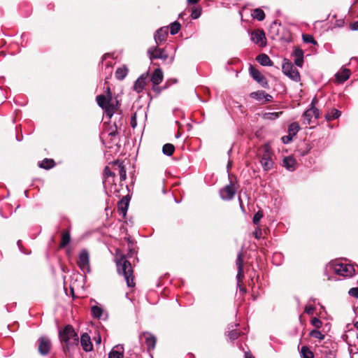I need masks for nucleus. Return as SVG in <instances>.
Segmentation results:
<instances>
[{
    "label": "nucleus",
    "instance_id": "1",
    "mask_svg": "<svg viewBox=\"0 0 358 358\" xmlns=\"http://www.w3.org/2000/svg\"><path fill=\"white\" fill-rule=\"evenodd\" d=\"M117 270L119 274H122L129 287H134L135 283L134 282L133 270L131 263L127 259V257L122 255L116 261Z\"/></svg>",
    "mask_w": 358,
    "mask_h": 358
},
{
    "label": "nucleus",
    "instance_id": "2",
    "mask_svg": "<svg viewBox=\"0 0 358 358\" xmlns=\"http://www.w3.org/2000/svg\"><path fill=\"white\" fill-rule=\"evenodd\" d=\"M59 336L60 341L65 344L64 351H69L71 348L78 345V336L71 325H66L59 331Z\"/></svg>",
    "mask_w": 358,
    "mask_h": 358
},
{
    "label": "nucleus",
    "instance_id": "3",
    "mask_svg": "<svg viewBox=\"0 0 358 358\" xmlns=\"http://www.w3.org/2000/svg\"><path fill=\"white\" fill-rule=\"evenodd\" d=\"M329 267L330 269H332L336 274L343 277H351L355 273L353 266L348 264L334 262L330 263Z\"/></svg>",
    "mask_w": 358,
    "mask_h": 358
},
{
    "label": "nucleus",
    "instance_id": "4",
    "mask_svg": "<svg viewBox=\"0 0 358 358\" xmlns=\"http://www.w3.org/2000/svg\"><path fill=\"white\" fill-rule=\"evenodd\" d=\"M263 152L260 157V164L263 169L266 171L271 170L273 166L272 159L273 152L269 145L265 144L263 146Z\"/></svg>",
    "mask_w": 358,
    "mask_h": 358
},
{
    "label": "nucleus",
    "instance_id": "5",
    "mask_svg": "<svg viewBox=\"0 0 358 358\" xmlns=\"http://www.w3.org/2000/svg\"><path fill=\"white\" fill-rule=\"evenodd\" d=\"M96 100L98 106L103 109L106 115L110 118L115 110L113 103H111L113 99L105 94H100L96 96Z\"/></svg>",
    "mask_w": 358,
    "mask_h": 358
},
{
    "label": "nucleus",
    "instance_id": "6",
    "mask_svg": "<svg viewBox=\"0 0 358 358\" xmlns=\"http://www.w3.org/2000/svg\"><path fill=\"white\" fill-rule=\"evenodd\" d=\"M317 99L314 98L310 103V106L303 114V124L308 125L313 122V119L317 120L320 117V110L315 107Z\"/></svg>",
    "mask_w": 358,
    "mask_h": 358
},
{
    "label": "nucleus",
    "instance_id": "7",
    "mask_svg": "<svg viewBox=\"0 0 358 358\" xmlns=\"http://www.w3.org/2000/svg\"><path fill=\"white\" fill-rule=\"evenodd\" d=\"M282 72L285 75L288 76L290 79L295 82L300 81V74L299 71L294 66V65L287 59H284L282 65Z\"/></svg>",
    "mask_w": 358,
    "mask_h": 358
},
{
    "label": "nucleus",
    "instance_id": "8",
    "mask_svg": "<svg viewBox=\"0 0 358 358\" xmlns=\"http://www.w3.org/2000/svg\"><path fill=\"white\" fill-rule=\"evenodd\" d=\"M77 264L84 273L90 272V254L87 250L83 249L80 251Z\"/></svg>",
    "mask_w": 358,
    "mask_h": 358
},
{
    "label": "nucleus",
    "instance_id": "9",
    "mask_svg": "<svg viewBox=\"0 0 358 358\" xmlns=\"http://www.w3.org/2000/svg\"><path fill=\"white\" fill-rule=\"evenodd\" d=\"M38 350L41 355L46 356L52 348L50 339L47 336H41L38 341Z\"/></svg>",
    "mask_w": 358,
    "mask_h": 358
},
{
    "label": "nucleus",
    "instance_id": "10",
    "mask_svg": "<svg viewBox=\"0 0 358 358\" xmlns=\"http://www.w3.org/2000/svg\"><path fill=\"white\" fill-rule=\"evenodd\" d=\"M139 339H144L145 344L148 352L154 350L157 343V337L148 331L142 332L139 335Z\"/></svg>",
    "mask_w": 358,
    "mask_h": 358
},
{
    "label": "nucleus",
    "instance_id": "11",
    "mask_svg": "<svg viewBox=\"0 0 358 358\" xmlns=\"http://www.w3.org/2000/svg\"><path fill=\"white\" fill-rule=\"evenodd\" d=\"M236 192V188L231 182L220 190V196L222 200H231Z\"/></svg>",
    "mask_w": 358,
    "mask_h": 358
},
{
    "label": "nucleus",
    "instance_id": "12",
    "mask_svg": "<svg viewBox=\"0 0 358 358\" xmlns=\"http://www.w3.org/2000/svg\"><path fill=\"white\" fill-rule=\"evenodd\" d=\"M250 74L262 87L268 88V84L266 77L257 69L250 65L249 69Z\"/></svg>",
    "mask_w": 358,
    "mask_h": 358
},
{
    "label": "nucleus",
    "instance_id": "13",
    "mask_svg": "<svg viewBox=\"0 0 358 358\" xmlns=\"http://www.w3.org/2000/svg\"><path fill=\"white\" fill-rule=\"evenodd\" d=\"M148 54L150 60L161 59L166 60L169 55L164 49L157 48V45L148 49Z\"/></svg>",
    "mask_w": 358,
    "mask_h": 358
},
{
    "label": "nucleus",
    "instance_id": "14",
    "mask_svg": "<svg viewBox=\"0 0 358 358\" xmlns=\"http://www.w3.org/2000/svg\"><path fill=\"white\" fill-rule=\"evenodd\" d=\"M168 36V27H163L157 29L155 34L154 38L157 45L165 41Z\"/></svg>",
    "mask_w": 358,
    "mask_h": 358
},
{
    "label": "nucleus",
    "instance_id": "15",
    "mask_svg": "<svg viewBox=\"0 0 358 358\" xmlns=\"http://www.w3.org/2000/svg\"><path fill=\"white\" fill-rule=\"evenodd\" d=\"M148 73H143L134 83V90L139 93L142 92L145 86Z\"/></svg>",
    "mask_w": 358,
    "mask_h": 358
},
{
    "label": "nucleus",
    "instance_id": "16",
    "mask_svg": "<svg viewBox=\"0 0 358 358\" xmlns=\"http://www.w3.org/2000/svg\"><path fill=\"white\" fill-rule=\"evenodd\" d=\"M250 96L257 101L264 100V102H271L273 99L271 95L262 90L252 92Z\"/></svg>",
    "mask_w": 358,
    "mask_h": 358
},
{
    "label": "nucleus",
    "instance_id": "17",
    "mask_svg": "<svg viewBox=\"0 0 358 358\" xmlns=\"http://www.w3.org/2000/svg\"><path fill=\"white\" fill-rule=\"evenodd\" d=\"M351 71L349 69L342 67L335 75L337 81L343 83L346 81L350 76Z\"/></svg>",
    "mask_w": 358,
    "mask_h": 358
},
{
    "label": "nucleus",
    "instance_id": "18",
    "mask_svg": "<svg viewBox=\"0 0 358 358\" xmlns=\"http://www.w3.org/2000/svg\"><path fill=\"white\" fill-rule=\"evenodd\" d=\"M80 344L83 350L85 352H90L93 349L90 337L87 333H84L81 335Z\"/></svg>",
    "mask_w": 358,
    "mask_h": 358
},
{
    "label": "nucleus",
    "instance_id": "19",
    "mask_svg": "<svg viewBox=\"0 0 358 358\" xmlns=\"http://www.w3.org/2000/svg\"><path fill=\"white\" fill-rule=\"evenodd\" d=\"M238 273H237V280L239 281L241 278H243V259L242 257V252H240L237 255V259L236 261Z\"/></svg>",
    "mask_w": 358,
    "mask_h": 358
},
{
    "label": "nucleus",
    "instance_id": "20",
    "mask_svg": "<svg viewBox=\"0 0 358 358\" xmlns=\"http://www.w3.org/2000/svg\"><path fill=\"white\" fill-rule=\"evenodd\" d=\"M266 37L263 31L257 30L251 33V40L256 44L262 45Z\"/></svg>",
    "mask_w": 358,
    "mask_h": 358
},
{
    "label": "nucleus",
    "instance_id": "21",
    "mask_svg": "<svg viewBox=\"0 0 358 358\" xmlns=\"http://www.w3.org/2000/svg\"><path fill=\"white\" fill-rule=\"evenodd\" d=\"M293 55L294 56V64L301 67L303 64V51L299 48H296L294 50Z\"/></svg>",
    "mask_w": 358,
    "mask_h": 358
},
{
    "label": "nucleus",
    "instance_id": "22",
    "mask_svg": "<svg viewBox=\"0 0 358 358\" xmlns=\"http://www.w3.org/2000/svg\"><path fill=\"white\" fill-rule=\"evenodd\" d=\"M282 166L288 171H293L296 169V160L290 156L285 157L282 161Z\"/></svg>",
    "mask_w": 358,
    "mask_h": 358
},
{
    "label": "nucleus",
    "instance_id": "23",
    "mask_svg": "<svg viewBox=\"0 0 358 358\" xmlns=\"http://www.w3.org/2000/svg\"><path fill=\"white\" fill-rule=\"evenodd\" d=\"M108 358H124V348L118 345L113 348L108 354Z\"/></svg>",
    "mask_w": 358,
    "mask_h": 358
},
{
    "label": "nucleus",
    "instance_id": "24",
    "mask_svg": "<svg viewBox=\"0 0 358 358\" xmlns=\"http://www.w3.org/2000/svg\"><path fill=\"white\" fill-rule=\"evenodd\" d=\"M129 201L127 197H123L118 203L117 208L120 214L124 217L129 208Z\"/></svg>",
    "mask_w": 358,
    "mask_h": 358
},
{
    "label": "nucleus",
    "instance_id": "25",
    "mask_svg": "<svg viewBox=\"0 0 358 358\" xmlns=\"http://www.w3.org/2000/svg\"><path fill=\"white\" fill-rule=\"evenodd\" d=\"M163 80V72L160 69L155 70L151 76V81L154 85H158Z\"/></svg>",
    "mask_w": 358,
    "mask_h": 358
},
{
    "label": "nucleus",
    "instance_id": "26",
    "mask_svg": "<svg viewBox=\"0 0 358 358\" xmlns=\"http://www.w3.org/2000/svg\"><path fill=\"white\" fill-rule=\"evenodd\" d=\"M257 60L262 66H270L273 64L270 57L266 54H260L258 55Z\"/></svg>",
    "mask_w": 358,
    "mask_h": 358
},
{
    "label": "nucleus",
    "instance_id": "27",
    "mask_svg": "<svg viewBox=\"0 0 358 358\" xmlns=\"http://www.w3.org/2000/svg\"><path fill=\"white\" fill-rule=\"evenodd\" d=\"M341 115V112L336 108L331 109L326 115L325 118L327 121H332L338 118Z\"/></svg>",
    "mask_w": 358,
    "mask_h": 358
},
{
    "label": "nucleus",
    "instance_id": "28",
    "mask_svg": "<svg viewBox=\"0 0 358 358\" xmlns=\"http://www.w3.org/2000/svg\"><path fill=\"white\" fill-rule=\"evenodd\" d=\"M71 241V235L69 230L64 231L62 235L60 248L66 247Z\"/></svg>",
    "mask_w": 358,
    "mask_h": 358
},
{
    "label": "nucleus",
    "instance_id": "29",
    "mask_svg": "<svg viewBox=\"0 0 358 358\" xmlns=\"http://www.w3.org/2000/svg\"><path fill=\"white\" fill-rule=\"evenodd\" d=\"M252 17L259 21H262L265 18V13L261 8H255L252 10Z\"/></svg>",
    "mask_w": 358,
    "mask_h": 358
},
{
    "label": "nucleus",
    "instance_id": "30",
    "mask_svg": "<svg viewBox=\"0 0 358 358\" xmlns=\"http://www.w3.org/2000/svg\"><path fill=\"white\" fill-rule=\"evenodd\" d=\"M53 159L45 158L39 164V166L43 169H50L55 166Z\"/></svg>",
    "mask_w": 358,
    "mask_h": 358
},
{
    "label": "nucleus",
    "instance_id": "31",
    "mask_svg": "<svg viewBox=\"0 0 358 358\" xmlns=\"http://www.w3.org/2000/svg\"><path fill=\"white\" fill-rule=\"evenodd\" d=\"M128 70L127 68H118L115 71V77L117 80H123L127 75Z\"/></svg>",
    "mask_w": 358,
    "mask_h": 358
},
{
    "label": "nucleus",
    "instance_id": "32",
    "mask_svg": "<svg viewBox=\"0 0 358 358\" xmlns=\"http://www.w3.org/2000/svg\"><path fill=\"white\" fill-rule=\"evenodd\" d=\"M175 150L173 145L171 143H166L164 145L162 148V152L166 156H171Z\"/></svg>",
    "mask_w": 358,
    "mask_h": 358
},
{
    "label": "nucleus",
    "instance_id": "33",
    "mask_svg": "<svg viewBox=\"0 0 358 358\" xmlns=\"http://www.w3.org/2000/svg\"><path fill=\"white\" fill-rule=\"evenodd\" d=\"M282 112H268L263 115V118L268 120H274L280 117Z\"/></svg>",
    "mask_w": 358,
    "mask_h": 358
},
{
    "label": "nucleus",
    "instance_id": "34",
    "mask_svg": "<svg viewBox=\"0 0 358 358\" xmlns=\"http://www.w3.org/2000/svg\"><path fill=\"white\" fill-rule=\"evenodd\" d=\"M299 130L300 127L297 122H293L289 125L288 132L290 135L295 136Z\"/></svg>",
    "mask_w": 358,
    "mask_h": 358
},
{
    "label": "nucleus",
    "instance_id": "35",
    "mask_svg": "<svg viewBox=\"0 0 358 358\" xmlns=\"http://www.w3.org/2000/svg\"><path fill=\"white\" fill-rule=\"evenodd\" d=\"M180 28H181V25L178 22H177V21L173 22V23L171 24V26H170L171 34L175 35V34H178L179 32V31L180 30Z\"/></svg>",
    "mask_w": 358,
    "mask_h": 358
},
{
    "label": "nucleus",
    "instance_id": "36",
    "mask_svg": "<svg viewBox=\"0 0 358 358\" xmlns=\"http://www.w3.org/2000/svg\"><path fill=\"white\" fill-rule=\"evenodd\" d=\"M301 357L302 358H313V353L309 350V348L306 346H303L301 348Z\"/></svg>",
    "mask_w": 358,
    "mask_h": 358
},
{
    "label": "nucleus",
    "instance_id": "37",
    "mask_svg": "<svg viewBox=\"0 0 358 358\" xmlns=\"http://www.w3.org/2000/svg\"><path fill=\"white\" fill-rule=\"evenodd\" d=\"M91 311H92V314L93 317L98 318V319H99L101 317L102 313H103L102 308L97 306H92Z\"/></svg>",
    "mask_w": 358,
    "mask_h": 358
},
{
    "label": "nucleus",
    "instance_id": "38",
    "mask_svg": "<svg viewBox=\"0 0 358 358\" xmlns=\"http://www.w3.org/2000/svg\"><path fill=\"white\" fill-rule=\"evenodd\" d=\"M119 169V175L121 181H123L127 178V171L124 166H122V163H120L118 165Z\"/></svg>",
    "mask_w": 358,
    "mask_h": 358
},
{
    "label": "nucleus",
    "instance_id": "39",
    "mask_svg": "<svg viewBox=\"0 0 358 358\" xmlns=\"http://www.w3.org/2000/svg\"><path fill=\"white\" fill-rule=\"evenodd\" d=\"M310 336L313 338H317L319 340H322L324 338V335L322 334V332L317 329H313L310 331Z\"/></svg>",
    "mask_w": 358,
    "mask_h": 358
},
{
    "label": "nucleus",
    "instance_id": "40",
    "mask_svg": "<svg viewBox=\"0 0 358 358\" xmlns=\"http://www.w3.org/2000/svg\"><path fill=\"white\" fill-rule=\"evenodd\" d=\"M302 38L303 42L306 43H311L313 45L317 44L316 41L314 39L313 36L310 34H303Z\"/></svg>",
    "mask_w": 358,
    "mask_h": 358
},
{
    "label": "nucleus",
    "instance_id": "41",
    "mask_svg": "<svg viewBox=\"0 0 358 358\" xmlns=\"http://www.w3.org/2000/svg\"><path fill=\"white\" fill-rule=\"evenodd\" d=\"M264 215L262 211L259 210L257 212L252 219V222L255 224H258L259 223L260 220L263 217Z\"/></svg>",
    "mask_w": 358,
    "mask_h": 358
},
{
    "label": "nucleus",
    "instance_id": "42",
    "mask_svg": "<svg viewBox=\"0 0 358 358\" xmlns=\"http://www.w3.org/2000/svg\"><path fill=\"white\" fill-rule=\"evenodd\" d=\"M201 15V8H196L192 10L191 17L194 20L199 18Z\"/></svg>",
    "mask_w": 358,
    "mask_h": 358
},
{
    "label": "nucleus",
    "instance_id": "43",
    "mask_svg": "<svg viewBox=\"0 0 358 358\" xmlns=\"http://www.w3.org/2000/svg\"><path fill=\"white\" fill-rule=\"evenodd\" d=\"M240 335L241 333L237 331L236 330H232L228 334L229 338L232 341L237 339L240 336Z\"/></svg>",
    "mask_w": 358,
    "mask_h": 358
},
{
    "label": "nucleus",
    "instance_id": "44",
    "mask_svg": "<svg viewBox=\"0 0 358 358\" xmlns=\"http://www.w3.org/2000/svg\"><path fill=\"white\" fill-rule=\"evenodd\" d=\"M311 324L312 325H313L315 327H316L317 329H320L321 327H322V322L320 319L317 318V317H314L312 320H311Z\"/></svg>",
    "mask_w": 358,
    "mask_h": 358
},
{
    "label": "nucleus",
    "instance_id": "45",
    "mask_svg": "<svg viewBox=\"0 0 358 358\" xmlns=\"http://www.w3.org/2000/svg\"><path fill=\"white\" fill-rule=\"evenodd\" d=\"M350 296L358 299V287H352L348 291Z\"/></svg>",
    "mask_w": 358,
    "mask_h": 358
},
{
    "label": "nucleus",
    "instance_id": "46",
    "mask_svg": "<svg viewBox=\"0 0 358 358\" xmlns=\"http://www.w3.org/2000/svg\"><path fill=\"white\" fill-rule=\"evenodd\" d=\"M104 175L106 177L109 178L114 177L115 174L108 166H106L104 169Z\"/></svg>",
    "mask_w": 358,
    "mask_h": 358
},
{
    "label": "nucleus",
    "instance_id": "47",
    "mask_svg": "<svg viewBox=\"0 0 358 358\" xmlns=\"http://www.w3.org/2000/svg\"><path fill=\"white\" fill-rule=\"evenodd\" d=\"M253 235L257 239H259L262 235V229L260 227L256 228L255 231L253 232Z\"/></svg>",
    "mask_w": 358,
    "mask_h": 358
},
{
    "label": "nucleus",
    "instance_id": "48",
    "mask_svg": "<svg viewBox=\"0 0 358 358\" xmlns=\"http://www.w3.org/2000/svg\"><path fill=\"white\" fill-rule=\"evenodd\" d=\"M315 311V307L313 306H306L304 309V312L308 315L313 314Z\"/></svg>",
    "mask_w": 358,
    "mask_h": 358
},
{
    "label": "nucleus",
    "instance_id": "49",
    "mask_svg": "<svg viewBox=\"0 0 358 358\" xmlns=\"http://www.w3.org/2000/svg\"><path fill=\"white\" fill-rule=\"evenodd\" d=\"M292 135H290L289 134L287 135V136H285L282 138V141L283 142V143L285 144H287L289 143V142L292 141Z\"/></svg>",
    "mask_w": 358,
    "mask_h": 358
},
{
    "label": "nucleus",
    "instance_id": "50",
    "mask_svg": "<svg viewBox=\"0 0 358 358\" xmlns=\"http://www.w3.org/2000/svg\"><path fill=\"white\" fill-rule=\"evenodd\" d=\"M137 125L136 122V114L134 113L131 117V126L132 128H135Z\"/></svg>",
    "mask_w": 358,
    "mask_h": 358
},
{
    "label": "nucleus",
    "instance_id": "51",
    "mask_svg": "<svg viewBox=\"0 0 358 358\" xmlns=\"http://www.w3.org/2000/svg\"><path fill=\"white\" fill-rule=\"evenodd\" d=\"M350 28L352 30H355V31L358 30V20L355 21V22L351 24Z\"/></svg>",
    "mask_w": 358,
    "mask_h": 358
},
{
    "label": "nucleus",
    "instance_id": "52",
    "mask_svg": "<svg viewBox=\"0 0 358 358\" xmlns=\"http://www.w3.org/2000/svg\"><path fill=\"white\" fill-rule=\"evenodd\" d=\"M106 96L110 97V99H113L112 93L110 92V87H107L106 88V94H105Z\"/></svg>",
    "mask_w": 358,
    "mask_h": 358
},
{
    "label": "nucleus",
    "instance_id": "53",
    "mask_svg": "<svg viewBox=\"0 0 358 358\" xmlns=\"http://www.w3.org/2000/svg\"><path fill=\"white\" fill-rule=\"evenodd\" d=\"M199 0H187V3L189 4H195L199 2Z\"/></svg>",
    "mask_w": 358,
    "mask_h": 358
},
{
    "label": "nucleus",
    "instance_id": "54",
    "mask_svg": "<svg viewBox=\"0 0 358 358\" xmlns=\"http://www.w3.org/2000/svg\"><path fill=\"white\" fill-rule=\"evenodd\" d=\"M134 252H135V251H134V250H132V249H129V252H128L127 256H128L129 257H131L132 255H133Z\"/></svg>",
    "mask_w": 358,
    "mask_h": 358
},
{
    "label": "nucleus",
    "instance_id": "55",
    "mask_svg": "<svg viewBox=\"0 0 358 358\" xmlns=\"http://www.w3.org/2000/svg\"><path fill=\"white\" fill-rule=\"evenodd\" d=\"M245 358H254V357L250 353L245 352Z\"/></svg>",
    "mask_w": 358,
    "mask_h": 358
},
{
    "label": "nucleus",
    "instance_id": "56",
    "mask_svg": "<svg viewBox=\"0 0 358 358\" xmlns=\"http://www.w3.org/2000/svg\"><path fill=\"white\" fill-rule=\"evenodd\" d=\"M238 200H239V203H240V206H241V208L242 209V210L243 211L244 210V208L243 206V203H242V200L241 199V197L239 196L238 197Z\"/></svg>",
    "mask_w": 358,
    "mask_h": 358
},
{
    "label": "nucleus",
    "instance_id": "57",
    "mask_svg": "<svg viewBox=\"0 0 358 358\" xmlns=\"http://www.w3.org/2000/svg\"><path fill=\"white\" fill-rule=\"evenodd\" d=\"M17 245H18V247H19L20 250L22 252H24L22 251V248H21V246H22V242H21V241H20V240H19V241H17Z\"/></svg>",
    "mask_w": 358,
    "mask_h": 358
},
{
    "label": "nucleus",
    "instance_id": "58",
    "mask_svg": "<svg viewBox=\"0 0 358 358\" xmlns=\"http://www.w3.org/2000/svg\"><path fill=\"white\" fill-rule=\"evenodd\" d=\"M70 288H71V292H72V293H73V289H74V285H73V284H71V285Z\"/></svg>",
    "mask_w": 358,
    "mask_h": 358
},
{
    "label": "nucleus",
    "instance_id": "59",
    "mask_svg": "<svg viewBox=\"0 0 358 358\" xmlns=\"http://www.w3.org/2000/svg\"><path fill=\"white\" fill-rule=\"evenodd\" d=\"M354 326L357 329H358V321L355 322Z\"/></svg>",
    "mask_w": 358,
    "mask_h": 358
},
{
    "label": "nucleus",
    "instance_id": "60",
    "mask_svg": "<svg viewBox=\"0 0 358 358\" xmlns=\"http://www.w3.org/2000/svg\"><path fill=\"white\" fill-rule=\"evenodd\" d=\"M110 135H111V136H115V132H110Z\"/></svg>",
    "mask_w": 358,
    "mask_h": 358
},
{
    "label": "nucleus",
    "instance_id": "61",
    "mask_svg": "<svg viewBox=\"0 0 358 358\" xmlns=\"http://www.w3.org/2000/svg\"><path fill=\"white\" fill-rule=\"evenodd\" d=\"M173 59H174V57H171V62L173 61Z\"/></svg>",
    "mask_w": 358,
    "mask_h": 358
},
{
    "label": "nucleus",
    "instance_id": "62",
    "mask_svg": "<svg viewBox=\"0 0 358 358\" xmlns=\"http://www.w3.org/2000/svg\"><path fill=\"white\" fill-rule=\"evenodd\" d=\"M101 341V338L99 337V339H97V342L99 343Z\"/></svg>",
    "mask_w": 358,
    "mask_h": 358
},
{
    "label": "nucleus",
    "instance_id": "63",
    "mask_svg": "<svg viewBox=\"0 0 358 358\" xmlns=\"http://www.w3.org/2000/svg\"><path fill=\"white\" fill-rule=\"evenodd\" d=\"M17 140L18 141H21V139L18 138L17 137Z\"/></svg>",
    "mask_w": 358,
    "mask_h": 358
},
{
    "label": "nucleus",
    "instance_id": "64",
    "mask_svg": "<svg viewBox=\"0 0 358 358\" xmlns=\"http://www.w3.org/2000/svg\"><path fill=\"white\" fill-rule=\"evenodd\" d=\"M357 285H358V280H357Z\"/></svg>",
    "mask_w": 358,
    "mask_h": 358
}]
</instances>
